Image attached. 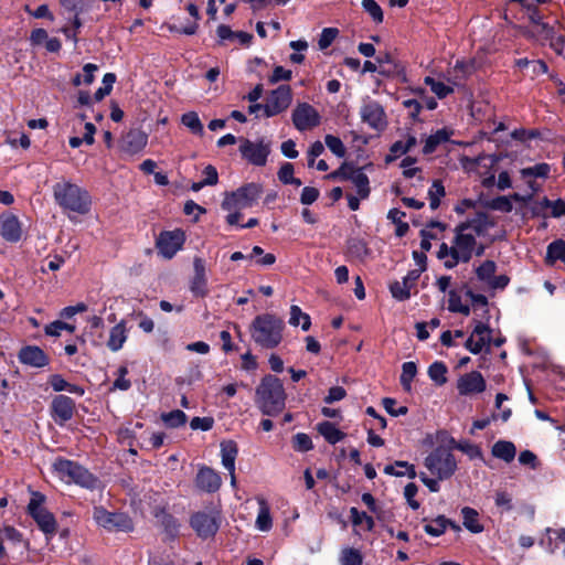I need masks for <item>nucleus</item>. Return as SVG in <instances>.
Wrapping results in <instances>:
<instances>
[{
	"label": "nucleus",
	"mask_w": 565,
	"mask_h": 565,
	"mask_svg": "<svg viewBox=\"0 0 565 565\" xmlns=\"http://www.w3.org/2000/svg\"><path fill=\"white\" fill-rule=\"evenodd\" d=\"M286 399L282 382L274 375L264 376L255 390V404L266 416L279 415L285 409Z\"/></svg>",
	"instance_id": "f257e3e1"
},
{
	"label": "nucleus",
	"mask_w": 565,
	"mask_h": 565,
	"mask_svg": "<svg viewBox=\"0 0 565 565\" xmlns=\"http://www.w3.org/2000/svg\"><path fill=\"white\" fill-rule=\"evenodd\" d=\"M284 321L269 313L257 316L250 326L253 341L264 349H274L282 340Z\"/></svg>",
	"instance_id": "f03ea898"
},
{
	"label": "nucleus",
	"mask_w": 565,
	"mask_h": 565,
	"mask_svg": "<svg viewBox=\"0 0 565 565\" xmlns=\"http://www.w3.org/2000/svg\"><path fill=\"white\" fill-rule=\"evenodd\" d=\"M53 195L55 202L64 210L78 214H86L89 211L90 199L88 193L67 180L54 184Z\"/></svg>",
	"instance_id": "7ed1b4c3"
},
{
	"label": "nucleus",
	"mask_w": 565,
	"mask_h": 565,
	"mask_svg": "<svg viewBox=\"0 0 565 565\" xmlns=\"http://www.w3.org/2000/svg\"><path fill=\"white\" fill-rule=\"evenodd\" d=\"M53 468L60 478L66 482H75L88 489L98 486V480L87 469L74 461L58 459L53 463Z\"/></svg>",
	"instance_id": "20e7f679"
},
{
	"label": "nucleus",
	"mask_w": 565,
	"mask_h": 565,
	"mask_svg": "<svg viewBox=\"0 0 565 565\" xmlns=\"http://www.w3.org/2000/svg\"><path fill=\"white\" fill-rule=\"evenodd\" d=\"M263 189L257 183H248L236 191L226 193L222 202V209L225 211L243 210L253 206L260 196Z\"/></svg>",
	"instance_id": "39448f33"
},
{
	"label": "nucleus",
	"mask_w": 565,
	"mask_h": 565,
	"mask_svg": "<svg viewBox=\"0 0 565 565\" xmlns=\"http://www.w3.org/2000/svg\"><path fill=\"white\" fill-rule=\"evenodd\" d=\"M425 467L437 476L438 480H446L456 472L457 461L448 449L439 447L425 458Z\"/></svg>",
	"instance_id": "423d86ee"
},
{
	"label": "nucleus",
	"mask_w": 565,
	"mask_h": 565,
	"mask_svg": "<svg viewBox=\"0 0 565 565\" xmlns=\"http://www.w3.org/2000/svg\"><path fill=\"white\" fill-rule=\"evenodd\" d=\"M477 241L473 234L468 233L467 230H461V225L456 227V237L452 245L454 259L445 260V267L454 268L459 262L467 263L470 260Z\"/></svg>",
	"instance_id": "0eeeda50"
},
{
	"label": "nucleus",
	"mask_w": 565,
	"mask_h": 565,
	"mask_svg": "<svg viewBox=\"0 0 565 565\" xmlns=\"http://www.w3.org/2000/svg\"><path fill=\"white\" fill-rule=\"evenodd\" d=\"M292 102V90L289 85H280L273 89L264 104L265 117H274L287 110Z\"/></svg>",
	"instance_id": "6e6552de"
},
{
	"label": "nucleus",
	"mask_w": 565,
	"mask_h": 565,
	"mask_svg": "<svg viewBox=\"0 0 565 565\" xmlns=\"http://www.w3.org/2000/svg\"><path fill=\"white\" fill-rule=\"evenodd\" d=\"M93 516L98 525L109 531L127 532L132 529V522L125 513L108 512L104 508L97 507L94 509Z\"/></svg>",
	"instance_id": "1a4fd4ad"
},
{
	"label": "nucleus",
	"mask_w": 565,
	"mask_h": 565,
	"mask_svg": "<svg viewBox=\"0 0 565 565\" xmlns=\"http://www.w3.org/2000/svg\"><path fill=\"white\" fill-rule=\"evenodd\" d=\"M294 126L299 130H309L320 124L319 113L308 103H299L291 115Z\"/></svg>",
	"instance_id": "9d476101"
},
{
	"label": "nucleus",
	"mask_w": 565,
	"mask_h": 565,
	"mask_svg": "<svg viewBox=\"0 0 565 565\" xmlns=\"http://www.w3.org/2000/svg\"><path fill=\"white\" fill-rule=\"evenodd\" d=\"M239 151L242 157L252 164L265 166L270 152V145L264 140L253 142L248 139H243L241 141Z\"/></svg>",
	"instance_id": "9b49d317"
},
{
	"label": "nucleus",
	"mask_w": 565,
	"mask_h": 565,
	"mask_svg": "<svg viewBox=\"0 0 565 565\" xmlns=\"http://www.w3.org/2000/svg\"><path fill=\"white\" fill-rule=\"evenodd\" d=\"M184 243V233L181 230L162 232L157 239L159 253L167 259L172 258Z\"/></svg>",
	"instance_id": "f8f14e48"
},
{
	"label": "nucleus",
	"mask_w": 565,
	"mask_h": 565,
	"mask_svg": "<svg viewBox=\"0 0 565 565\" xmlns=\"http://www.w3.org/2000/svg\"><path fill=\"white\" fill-rule=\"evenodd\" d=\"M363 122L374 130H383L386 127V116L383 107L375 100H365L360 109Z\"/></svg>",
	"instance_id": "ddd939ff"
},
{
	"label": "nucleus",
	"mask_w": 565,
	"mask_h": 565,
	"mask_svg": "<svg viewBox=\"0 0 565 565\" xmlns=\"http://www.w3.org/2000/svg\"><path fill=\"white\" fill-rule=\"evenodd\" d=\"M191 526L201 537L213 536L218 530V518L215 512H196L191 518Z\"/></svg>",
	"instance_id": "4468645a"
},
{
	"label": "nucleus",
	"mask_w": 565,
	"mask_h": 565,
	"mask_svg": "<svg viewBox=\"0 0 565 565\" xmlns=\"http://www.w3.org/2000/svg\"><path fill=\"white\" fill-rule=\"evenodd\" d=\"M457 390L460 395L465 396L482 393L486 390V381L481 373L472 371L458 379Z\"/></svg>",
	"instance_id": "2eb2a0df"
},
{
	"label": "nucleus",
	"mask_w": 565,
	"mask_h": 565,
	"mask_svg": "<svg viewBox=\"0 0 565 565\" xmlns=\"http://www.w3.org/2000/svg\"><path fill=\"white\" fill-rule=\"evenodd\" d=\"M51 411L54 420L63 425L73 417L75 403L68 396L57 395L52 401Z\"/></svg>",
	"instance_id": "dca6fc26"
},
{
	"label": "nucleus",
	"mask_w": 565,
	"mask_h": 565,
	"mask_svg": "<svg viewBox=\"0 0 565 565\" xmlns=\"http://www.w3.org/2000/svg\"><path fill=\"white\" fill-rule=\"evenodd\" d=\"M491 330L482 322H477L471 335L467 339L465 347L473 354L482 351L491 342Z\"/></svg>",
	"instance_id": "f3484780"
},
{
	"label": "nucleus",
	"mask_w": 565,
	"mask_h": 565,
	"mask_svg": "<svg viewBox=\"0 0 565 565\" xmlns=\"http://www.w3.org/2000/svg\"><path fill=\"white\" fill-rule=\"evenodd\" d=\"M419 277L420 270L408 271L402 281H394L391 285L390 289L392 296L399 301L408 299L411 297V290L415 287Z\"/></svg>",
	"instance_id": "a211bd4d"
},
{
	"label": "nucleus",
	"mask_w": 565,
	"mask_h": 565,
	"mask_svg": "<svg viewBox=\"0 0 565 565\" xmlns=\"http://www.w3.org/2000/svg\"><path fill=\"white\" fill-rule=\"evenodd\" d=\"M193 277L191 280L190 289L198 297H204L207 294V279L205 270V262L195 257L193 260Z\"/></svg>",
	"instance_id": "6ab92c4d"
},
{
	"label": "nucleus",
	"mask_w": 565,
	"mask_h": 565,
	"mask_svg": "<svg viewBox=\"0 0 565 565\" xmlns=\"http://www.w3.org/2000/svg\"><path fill=\"white\" fill-rule=\"evenodd\" d=\"M0 234L11 243L18 242L22 236V228L18 217L13 214H4L0 217Z\"/></svg>",
	"instance_id": "aec40b11"
},
{
	"label": "nucleus",
	"mask_w": 565,
	"mask_h": 565,
	"mask_svg": "<svg viewBox=\"0 0 565 565\" xmlns=\"http://www.w3.org/2000/svg\"><path fill=\"white\" fill-rule=\"evenodd\" d=\"M19 359L23 364L33 367H43L49 364V358L39 347L29 345L19 352Z\"/></svg>",
	"instance_id": "412c9836"
},
{
	"label": "nucleus",
	"mask_w": 565,
	"mask_h": 565,
	"mask_svg": "<svg viewBox=\"0 0 565 565\" xmlns=\"http://www.w3.org/2000/svg\"><path fill=\"white\" fill-rule=\"evenodd\" d=\"M148 136L138 129L130 130L121 139V149L130 154L142 150L147 145Z\"/></svg>",
	"instance_id": "4be33fe9"
},
{
	"label": "nucleus",
	"mask_w": 565,
	"mask_h": 565,
	"mask_svg": "<svg viewBox=\"0 0 565 565\" xmlns=\"http://www.w3.org/2000/svg\"><path fill=\"white\" fill-rule=\"evenodd\" d=\"M222 480L216 471L209 467L201 468L196 476V486L206 492H214L221 487Z\"/></svg>",
	"instance_id": "5701e85b"
},
{
	"label": "nucleus",
	"mask_w": 565,
	"mask_h": 565,
	"mask_svg": "<svg viewBox=\"0 0 565 565\" xmlns=\"http://www.w3.org/2000/svg\"><path fill=\"white\" fill-rule=\"evenodd\" d=\"M347 181H351L352 184L356 189L358 195L364 200L370 194V182L367 175L363 172L361 168H354L353 166L350 169Z\"/></svg>",
	"instance_id": "b1692460"
},
{
	"label": "nucleus",
	"mask_w": 565,
	"mask_h": 565,
	"mask_svg": "<svg viewBox=\"0 0 565 565\" xmlns=\"http://www.w3.org/2000/svg\"><path fill=\"white\" fill-rule=\"evenodd\" d=\"M461 230H471L478 236H483L487 232L494 226V222L486 213H478L476 217L465 223H461Z\"/></svg>",
	"instance_id": "393cba45"
},
{
	"label": "nucleus",
	"mask_w": 565,
	"mask_h": 565,
	"mask_svg": "<svg viewBox=\"0 0 565 565\" xmlns=\"http://www.w3.org/2000/svg\"><path fill=\"white\" fill-rule=\"evenodd\" d=\"M39 527L46 535H54L56 532V521L54 515L49 512L45 508L41 510H36L35 512L30 513Z\"/></svg>",
	"instance_id": "a878e982"
},
{
	"label": "nucleus",
	"mask_w": 565,
	"mask_h": 565,
	"mask_svg": "<svg viewBox=\"0 0 565 565\" xmlns=\"http://www.w3.org/2000/svg\"><path fill=\"white\" fill-rule=\"evenodd\" d=\"M237 451V446L232 440L221 444L222 463L230 475H233V471H235Z\"/></svg>",
	"instance_id": "bb28decb"
},
{
	"label": "nucleus",
	"mask_w": 565,
	"mask_h": 565,
	"mask_svg": "<svg viewBox=\"0 0 565 565\" xmlns=\"http://www.w3.org/2000/svg\"><path fill=\"white\" fill-rule=\"evenodd\" d=\"M126 340L127 333L125 322L120 321L119 323L111 328L109 339L107 341V347L113 352H116L122 348Z\"/></svg>",
	"instance_id": "cd10ccee"
},
{
	"label": "nucleus",
	"mask_w": 565,
	"mask_h": 565,
	"mask_svg": "<svg viewBox=\"0 0 565 565\" xmlns=\"http://www.w3.org/2000/svg\"><path fill=\"white\" fill-rule=\"evenodd\" d=\"M516 449L513 443L507 440H499L492 447V455L495 458L510 462L514 459Z\"/></svg>",
	"instance_id": "c85d7f7f"
},
{
	"label": "nucleus",
	"mask_w": 565,
	"mask_h": 565,
	"mask_svg": "<svg viewBox=\"0 0 565 565\" xmlns=\"http://www.w3.org/2000/svg\"><path fill=\"white\" fill-rule=\"evenodd\" d=\"M384 473L390 476L403 477L408 476L411 479L416 477V471L413 465L407 461L397 460L394 465L384 467Z\"/></svg>",
	"instance_id": "c756f323"
},
{
	"label": "nucleus",
	"mask_w": 565,
	"mask_h": 565,
	"mask_svg": "<svg viewBox=\"0 0 565 565\" xmlns=\"http://www.w3.org/2000/svg\"><path fill=\"white\" fill-rule=\"evenodd\" d=\"M49 383L55 392L67 391L79 396L85 392L83 387L66 382L60 374H53L50 377Z\"/></svg>",
	"instance_id": "7c9ffc66"
},
{
	"label": "nucleus",
	"mask_w": 565,
	"mask_h": 565,
	"mask_svg": "<svg viewBox=\"0 0 565 565\" xmlns=\"http://www.w3.org/2000/svg\"><path fill=\"white\" fill-rule=\"evenodd\" d=\"M259 511L256 519V527L259 531L268 532L273 526L269 507L264 499H258Z\"/></svg>",
	"instance_id": "2f4dec72"
},
{
	"label": "nucleus",
	"mask_w": 565,
	"mask_h": 565,
	"mask_svg": "<svg viewBox=\"0 0 565 565\" xmlns=\"http://www.w3.org/2000/svg\"><path fill=\"white\" fill-rule=\"evenodd\" d=\"M317 429L330 444H335L344 438V434L330 422L318 424Z\"/></svg>",
	"instance_id": "473e14b6"
},
{
	"label": "nucleus",
	"mask_w": 565,
	"mask_h": 565,
	"mask_svg": "<svg viewBox=\"0 0 565 565\" xmlns=\"http://www.w3.org/2000/svg\"><path fill=\"white\" fill-rule=\"evenodd\" d=\"M463 518V525L467 530L472 533H480L483 531V526L478 521V512L469 507H465L461 510Z\"/></svg>",
	"instance_id": "72a5a7b5"
},
{
	"label": "nucleus",
	"mask_w": 565,
	"mask_h": 565,
	"mask_svg": "<svg viewBox=\"0 0 565 565\" xmlns=\"http://www.w3.org/2000/svg\"><path fill=\"white\" fill-rule=\"evenodd\" d=\"M486 160L489 161V167H493L498 159L493 156H486V154H479L476 158H469V157H461L460 163L462 169L466 171H475L478 166L482 164Z\"/></svg>",
	"instance_id": "f704fd0d"
},
{
	"label": "nucleus",
	"mask_w": 565,
	"mask_h": 565,
	"mask_svg": "<svg viewBox=\"0 0 565 565\" xmlns=\"http://www.w3.org/2000/svg\"><path fill=\"white\" fill-rule=\"evenodd\" d=\"M556 260L565 263V242L563 239H557L547 247L546 263L554 264Z\"/></svg>",
	"instance_id": "c9c22d12"
},
{
	"label": "nucleus",
	"mask_w": 565,
	"mask_h": 565,
	"mask_svg": "<svg viewBox=\"0 0 565 565\" xmlns=\"http://www.w3.org/2000/svg\"><path fill=\"white\" fill-rule=\"evenodd\" d=\"M450 445L466 454L470 459L480 458L482 456L481 449L468 440L456 441L451 439Z\"/></svg>",
	"instance_id": "e433bc0d"
},
{
	"label": "nucleus",
	"mask_w": 565,
	"mask_h": 565,
	"mask_svg": "<svg viewBox=\"0 0 565 565\" xmlns=\"http://www.w3.org/2000/svg\"><path fill=\"white\" fill-rule=\"evenodd\" d=\"M300 320H302L301 329L303 331L309 330L311 324L310 317L307 313L302 312L298 306H291L289 323L294 327H297L300 324Z\"/></svg>",
	"instance_id": "4c0bfd02"
},
{
	"label": "nucleus",
	"mask_w": 565,
	"mask_h": 565,
	"mask_svg": "<svg viewBox=\"0 0 565 565\" xmlns=\"http://www.w3.org/2000/svg\"><path fill=\"white\" fill-rule=\"evenodd\" d=\"M186 418L188 417L185 413L180 409H174L170 413H163L161 415L163 423L171 428L184 425L186 423Z\"/></svg>",
	"instance_id": "58836bf2"
},
{
	"label": "nucleus",
	"mask_w": 565,
	"mask_h": 565,
	"mask_svg": "<svg viewBox=\"0 0 565 565\" xmlns=\"http://www.w3.org/2000/svg\"><path fill=\"white\" fill-rule=\"evenodd\" d=\"M417 373V366L414 362H405L402 366L401 384L405 391L409 392L412 388V381Z\"/></svg>",
	"instance_id": "ea45409f"
},
{
	"label": "nucleus",
	"mask_w": 565,
	"mask_h": 565,
	"mask_svg": "<svg viewBox=\"0 0 565 565\" xmlns=\"http://www.w3.org/2000/svg\"><path fill=\"white\" fill-rule=\"evenodd\" d=\"M446 373L447 367L443 362H434L428 367V375L437 385H444L447 382Z\"/></svg>",
	"instance_id": "a19ab883"
},
{
	"label": "nucleus",
	"mask_w": 565,
	"mask_h": 565,
	"mask_svg": "<svg viewBox=\"0 0 565 565\" xmlns=\"http://www.w3.org/2000/svg\"><path fill=\"white\" fill-rule=\"evenodd\" d=\"M363 561L362 554L359 550L347 547L341 551L340 564L341 565H361Z\"/></svg>",
	"instance_id": "79ce46f5"
},
{
	"label": "nucleus",
	"mask_w": 565,
	"mask_h": 565,
	"mask_svg": "<svg viewBox=\"0 0 565 565\" xmlns=\"http://www.w3.org/2000/svg\"><path fill=\"white\" fill-rule=\"evenodd\" d=\"M448 140V134L445 130H438L436 134L429 136L423 148L425 154L434 152L438 145Z\"/></svg>",
	"instance_id": "37998d69"
},
{
	"label": "nucleus",
	"mask_w": 565,
	"mask_h": 565,
	"mask_svg": "<svg viewBox=\"0 0 565 565\" xmlns=\"http://www.w3.org/2000/svg\"><path fill=\"white\" fill-rule=\"evenodd\" d=\"M182 124L188 127L193 134L203 135V125L194 111L184 114L181 118Z\"/></svg>",
	"instance_id": "c03bdc74"
},
{
	"label": "nucleus",
	"mask_w": 565,
	"mask_h": 565,
	"mask_svg": "<svg viewBox=\"0 0 565 565\" xmlns=\"http://www.w3.org/2000/svg\"><path fill=\"white\" fill-rule=\"evenodd\" d=\"M348 250L351 256L356 257L359 259L365 258L370 253L366 244L359 238H353L349 241Z\"/></svg>",
	"instance_id": "a18cd8bd"
},
{
	"label": "nucleus",
	"mask_w": 565,
	"mask_h": 565,
	"mask_svg": "<svg viewBox=\"0 0 565 565\" xmlns=\"http://www.w3.org/2000/svg\"><path fill=\"white\" fill-rule=\"evenodd\" d=\"M379 73L383 75H390L395 73L396 64L388 53H384L376 57Z\"/></svg>",
	"instance_id": "49530a36"
},
{
	"label": "nucleus",
	"mask_w": 565,
	"mask_h": 565,
	"mask_svg": "<svg viewBox=\"0 0 565 565\" xmlns=\"http://www.w3.org/2000/svg\"><path fill=\"white\" fill-rule=\"evenodd\" d=\"M363 10L370 14L375 23L383 22V10L374 0H362Z\"/></svg>",
	"instance_id": "de8ad7c7"
},
{
	"label": "nucleus",
	"mask_w": 565,
	"mask_h": 565,
	"mask_svg": "<svg viewBox=\"0 0 565 565\" xmlns=\"http://www.w3.org/2000/svg\"><path fill=\"white\" fill-rule=\"evenodd\" d=\"M424 82L426 85L430 86V89L433 90V93L439 98H444L447 95H449L450 93H452L451 87L446 86L441 82L435 81L430 76L425 77Z\"/></svg>",
	"instance_id": "09e8293b"
},
{
	"label": "nucleus",
	"mask_w": 565,
	"mask_h": 565,
	"mask_svg": "<svg viewBox=\"0 0 565 565\" xmlns=\"http://www.w3.org/2000/svg\"><path fill=\"white\" fill-rule=\"evenodd\" d=\"M447 523H448V519H446L443 515H439L438 518H436L433 521V523L426 524L424 530L429 535L439 536L445 532Z\"/></svg>",
	"instance_id": "8fccbe9b"
},
{
	"label": "nucleus",
	"mask_w": 565,
	"mask_h": 565,
	"mask_svg": "<svg viewBox=\"0 0 565 565\" xmlns=\"http://www.w3.org/2000/svg\"><path fill=\"white\" fill-rule=\"evenodd\" d=\"M550 172V166L547 163H539L534 167L524 168L521 170V175L523 179L532 178V177H547Z\"/></svg>",
	"instance_id": "3c124183"
},
{
	"label": "nucleus",
	"mask_w": 565,
	"mask_h": 565,
	"mask_svg": "<svg viewBox=\"0 0 565 565\" xmlns=\"http://www.w3.org/2000/svg\"><path fill=\"white\" fill-rule=\"evenodd\" d=\"M350 515L354 525H361L362 523H365L369 531L374 527V520L365 512H360L356 508H351Z\"/></svg>",
	"instance_id": "603ef678"
},
{
	"label": "nucleus",
	"mask_w": 565,
	"mask_h": 565,
	"mask_svg": "<svg viewBox=\"0 0 565 565\" xmlns=\"http://www.w3.org/2000/svg\"><path fill=\"white\" fill-rule=\"evenodd\" d=\"M430 207L437 209L440 204V198L445 195V188L440 181H434L429 192Z\"/></svg>",
	"instance_id": "864d4df0"
},
{
	"label": "nucleus",
	"mask_w": 565,
	"mask_h": 565,
	"mask_svg": "<svg viewBox=\"0 0 565 565\" xmlns=\"http://www.w3.org/2000/svg\"><path fill=\"white\" fill-rule=\"evenodd\" d=\"M327 147L338 157L342 158L345 154V147L340 138L327 135L324 138Z\"/></svg>",
	"instance_id": "5fc2aeb1"
},
{
	"label": "nucleus",
	"mask_w": 565,
	"mask_h": 565,
	"mask_svg": "<svg viewBox=\"0 0 565 565\" xmlns=\"http://www.w3.org/2000/svg\"><path fill=\"white\" fill-rule=\"evenodd\" d=\"M338 29L335 28H326L322 30L321 34H320V38H319V49L320 50H326L327 47H329L331 45V43L335 40V38L338 36Z\"/></svg>",
	"instance_id": "6e6d98bb"
},
{
	"label": "nucleus",
	"mask_w": 565,
	"mask_h": 565,
	"mask_svg": "<svg viewBox=\"0 0 565 565\" xmlns=\"http://www.w3.org/2000/svg\"><path fill=\"white\" fill-rule=\"evenodd\" d=\"M294 448L298 451H308L312 448L311 438L303 433H298L292 439Z\"/></svg>",
	"instance_id": "4d7b16f0"
},
{
	"label": "nucleus",
	"mask_w": 565,
	"mask_h": 565,
	"mask_svg": "<svg viewBox=\"0 0 565 565\" xmlns=\"http://www.w3.org/2000/svg\"><path fill=\"white\" fill-rule=\"evenodd\" d=\"M495 263L492 260H486L482 265L477 268V276L481 280H488L492 278L495 271Z\"/></svg>",
	"instance_id": "13d9d810"
},
{
	"label": "nucleus",
	"mask_w": 565,
	"mask_h": 565,
	"mask_svg": "<svg viewBox=\"0 0 565 565\" xmlns=\"http://www.w3.org/2000/svg\"><path fill=\"white\" fill-rule=\"evenodd\" d=\"M382 404H383V407L385 408V411L392 416H402V415L407 414V412H408L406 406H401V407L396 408V406H395L396 401L391 397L383 398Z\"/></svg>",
	"instance_id": "bf43d9fd"
},
{
	"label": "nucleus",
	"mask_w": 565,
	"mask_h": 565,
	"mask_svg": "<svg viewBox=\"0 0 565 565\" xmlns=\"http://www.w3.org/2000/svg\"><path fill=\"white\" fill-rule=\"evenodd\" d=\"M291 71L285 70L282 66H276L271 76L269 77L270 84H276L280 81H289L291 78Z\"/></svg>",
	"instance_id": "052dcab7"
},
{
	"label": "nucleus",
	"mask_w": 565,
	"mask_h": 565,
	"mask_svg": "<svg viewBox=\"0 0 565 565\" xmlns=\"http://www.w3.org/2000/svg\"><path fill=\"white\" fill-rule=\"evenodd\" d=\"M86 0H61L62 7L74 13H81L86 7Z\"/></svg>",
	"instance_id": "680f3d73"
},
{
	"label": "nucleus",
	"mask_w": 565,
	"mask_h": 565,
	"mask_svg": "<svg viewBox=\"0 0 565 565\" xmlns=\"http://www.w3.org/2000/svg\"><path fill=\"white\" fill-rule=\"evenodd\" d=\"M119 376L113 384V390L127 391L130 387V381L126 380L125 376L128 373L126 366H121L118 370Z\"/></svg>",
	"instance_id": "e2e57ef3"
},
{
	"label": "nucleus",
	"mask_w": 565,
	"mask_h": 565,
	"mask_svg": "<svg viewBox=\"0 0 565 565\" xmlns=\"http://www.w3.org/2000/svg\"><path fill=\"white\" fill-rule=\"evenodd\" d=\"M490 207L502 212H510L512 211V203L508 196H499L491 201Z\"/></svg>",
	"instance_id": "0e129e2a"
},
{
	"label": "nucleus",
	"mask_w": 565,
	"mask_h": 565,
	"mask_svg": "<svg viewBox=\"0 0 565 565\" xmlns=\"http://www.w3.org/2000/svg\"><path fill=\"white\" fill-rule=\"evenodd\" d=\"M213 418L211 417H194L192 418L190 426L192 429L209 430L213 426Z\"/></svg>",
	"instance_id": "69168bd1"
},
{
	"label": "nucleus",
	"mask_w": 565,
	"mask_h": 565,
	"mask_svg": "<svg viewBox=\"0 0 565 565\" xmlns=\"http://www.w3.org/2000/svg\"><path fill=\"white\" fill-rule=\"evenodd\" d=\"M345 390L341 386H333L329 390L328 395L324 397V402L327 404H332L334 402L341 401L345 397Z\"/></svg>",
	"instance_id": "338daca9"
},
{
	"label": "nucleus",
	"mask_w": 565,
	"mask_h": 565,
	"mask_svg": "<svg viewBox=\"0 0 565 565\" xmlns=\"http://www.w3.org/2000/svg\"><path fill=\"white\" fill-rule=\"evenodd\" d=\"M319 196V191L316 188L306 186L302 190L300 201L305 205L312 204Z\"/></svg>",
	"instance_id": "774afa93"
}]
</instances>
